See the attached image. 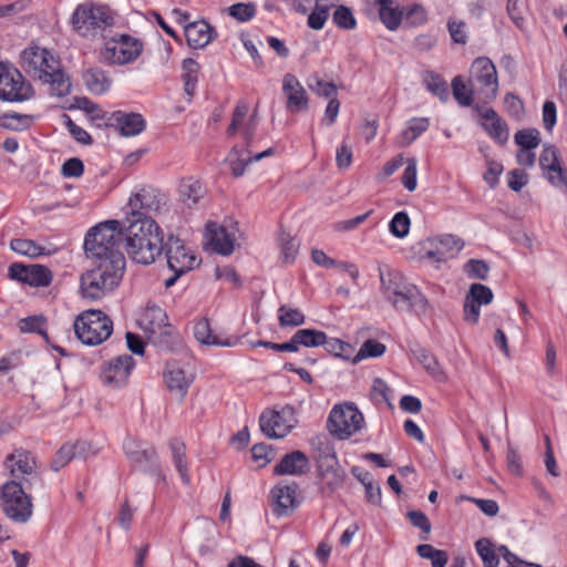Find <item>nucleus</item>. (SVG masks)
Listing matches in <instances>:
<instances>
[{
    "label": "nucleus",
    "instance_id": "obj_1",
    "mask_svg": "<svg viewBox=\"0 0 567 567\" xmlns=\"http://www.w3.org/2000/svg\"><path fill=\"white\" fill-rule=\"evenodd\" d=\"M116 221H104L93 227L85 236L84 249L94 267L80 278V291L83 298L100 300L121 284L126 260L116 248L120 234L112 227Z\"/></svg>",
    "mask_w": 567,
    "mask_h": 567
},
{
    "label": "nucleus",
    "instance_id": "obj_2",
    "mask_svg": "<svg viewBox=\"0 0 567 567\" xmlns=\"http://www.w3.org/2000/svg\"><path fill=\"white\" fill-rule=\"evenodd\" d=\"M112 225L120 234L116 248L126 254L136 264L151 265L164 250V237L161 227L153 218H142L138 214H127L123 220Z\"/></svg>",
    "mask_w": 567,
    "mask_h": 567
},
{
    "label": "nucleus",
    "instance_id": "obj_3",
    "mask_svg": "<svg viewBox=\"0 0 567 567\" xmlns=\"http://www.w3.org/2000/svg\"><path fill=\"white\" fill-rule=\"evenodd\" d=\"M25 71L33 78L50 85L52 94L62 97L71 91L69 76L60 69L59 61L45 49L28 48L22 52Z\"/></svg>",
    "mask_w": 567,
    "mask_h": 567
},
{
    "label": "nucleus",
    "instance_id": "obj_4",
    "mask_svg": "<svg viewBox=\"0 0 567 567\" xmlns=\"http://www.w3.org/2000/svg\"><path fill=\"white\" fill-rule=\"evenodd\" d=\"M381 290L384 299L396 311L423 315L429 308V300L421 290L398 271L380 275Z\"/></svg>",
    "mask_w": 567,
    "mask_h": 567
},
{
    "label": "nucleus",
    "instance_id": "obj_5",
    "mask_svg": "<svg viewBox=\"0 0 567 567\" xmlns=\"http://www.w3.org/2000/svg\"><path fill=\"white\" fill-rule=\"evenodd\" d=\"M311 445L320 451L317 468L320 491L324 495H330L342 486L344 473L327 436L315 437Z\"/></svg>",
    "mask_w": 567,
    "mask_h": 567
},
{
    "label": "nucleus",
    "instance_id": "obj_6",
    "mask_svg": "<svg viewBox=\"0 0 567 567\" xmlns=\"http://www.w3.org/2000/svg\"><path fill=\"white\" fill-rule=\"evenodd\" d=\"M76 338L85 346H97L113 332V322L101 310L89 309L81 312L74 320Z\"/></svg>",
    "mask_w": 567,
    "mask_h": 567
},
{
    "label": "nucleus",
    "instance_id": "obj_7",
    "mask_svg": "<svg viewBox=\"0 0 567 567\" xmlns=\"http://www.w3.org/2000/svg\"><path fill=\"white\" fill-rule=\"evenodd\" d=\"M0 505L6 516L19 524L27 523L33 513L31 497L17 481H9L2 485Z\"/></svg>",
    "mask_w": 567,
    "mask_h": 567
},
{
    "label": "nucleus",
    "instance_id": "obj_8",
    "mask_svg": "<svg viewBox=\"0 0 567 567\" xmlns=\"http://www.w3.org/2000/svg\"><path fill=\"white\" fill-rule=\"evenodd\" d=\"M113 23L104 6L91 1L79 4L72 14V25L82 37H95Z\"/></svg>",
    "mask_w": 567,
    "mask_h": 567
},
{
    "label": "nucleus",
    "instance_id": "obj_9",
    "mask_svg": "<svg viewBox=\"0 0 567 567\" xmlns=\"http://www.w3.org/2000/svg\"><path fill=\"white\" fill-rule=\"evenodd\" d=\"M143 51V43L131 35L121 34L105 42L102 58L110 64L123 65L135 61Z\"/></svg>",
    "mask_w": 567,
    "mask_h": 567
},
{
    "label": "nucleus",
    "instance_id": "obj_10",
    "mask_svg": "<svg viewBox=\"0 0 567 567\" xmlns=\"http://www.w3.org/2000/svg\"><path fill=\"white\" fill-rule=\"evenodd\" d=\"M4 467L13 477L12 481L20 482L30 488L34 480H39L38 462L32 452L22 447L14 449L4 458Z\"/></svg>",
    "mask_w": 567,
    "mask_h": 567
},
{
    "label": "nucleus",
    "instance_id": "obj_11",
    "mask_svg": "<svg viewBox=\"0 0 567 567\" xmlns=\"http://www.w3.org/2000/svg\"><path fill=\"white\" fill-rule=\"evenodd\" d=\"M141 328L147 333L148 339L159 346H168L174 329L168 323L164 309L156 305L147 306L140 318Z\"/></svg>",
    "mask_w": 567,
    "mask_h": 567
},
{
    "label": "nucleus",
    "instance_id": "obj_12",
    "mask_svg": "<svg viewBox=\"0 0 567 567\" xmlns=\"http://www.w3.org/2000/svg\"><path fill=\"white\" fill-rule=\"evenodd\" d=\"M31 94V85L24 82L22 74L17 69L0 62V99L18 102L28 100Z\"/></svg>",
    "mask_w": 567,
    "mask_h": 567
},
{
    "label": "nucleus",
    "instance_id": "obj_13",
    "mask_svg": "<svg viewBox=\"0 0 567 567\" xmlns=\"http://www.w3.org/2000/svg\"><path fill=\"white\" fill-rule=\"evenodd\" d=\"M134 367L135 360L132 355L120 354L103 363L100 378L104 384L113 389H121L127 384Z\"/></svg>",
    "mask_w": 567,
    "mask_h": 567
},
{
    "label": "nucleus",
    "instance_id": "obj_14",
    "mask_svg": "<svg viewBox=\"0 0 567 567\" xmlns=\"http://www.w3.org/2000/svg\"><path fill=\"white\" fill-rule=\"evenodd\" d=\"M195 380L194 372L177 361H168L164 370V382L167 389L179 400H184L188 389Z\"/></svg>",
    "mask_w": 567,
    "mask_h": 567
},
{
    "label": "nucleus",
    "instance_id": "obj_15",
    "mask_svg": "<svg viewBox=\"0 0 567 567\" xmlns=\"http://www.w3.org/2000/svg\"><path fill=\"white\" fill-rule=\"evenodd\" d=\"M10 279L27 284L31 287H48L52 281V271L43 265H23L13 262L9 266Z\"/></svg>",
    "mask_w": 567,
    "mask_h": 567
},
{
    "label": "nucleus",
    "instance_id": "obj_16",
    "mask_svg": "<svg viewBox=\"0 0 567 567\" xmlns=\"http://www.w3.org/2000/svg\"><path fill=\"white\" fill-rule=\"evenodd\" d=\"M164 250L171 270H179V274H185L199 265L196 256L188 251L176 236H168L164 244Z\"/></svg>",
    "mask_w": 567,
    "mask_h": 567
},
{
    "label": "nucleus",
    "instance_id": "obj_17",
    "mask_svg": "<svg viewBox=\"0 0 567 567\" xmlns=\"http://www.w3.org/2000/svg\"><path fill=\"white\" fill-rule=\"evenodd\" d=\"M297 483L280 482L270 491L272 512L277 516L290 515L299 505Z\"/></svg>",
    "mask_w": 567,
    "mask_h": 567
},
{
    "label": "nucleus",
    "instance_id": "obj_18",
    "mask_svg": "<svg viewBox=\"0 0 567 567\" xmlns=\"http://www.w3.org/2000/svg\"><path fill=\"white\" fill-rule=\"evenodd\" d=\"M470 81L473 85L487 89L492 97L497 95V72L491 59L480 56L474 60L470 70Z\"/></svg>",
    "mask_w": 567,
    "mask_h": 567
},
{
    "label": "nucleus",
    "instance_id": "obj_19",
    "mask_svg": "<svg viewBox=\"0 0 567 567\" xmlns=\"http://www.w3.org/2000/svg\"><path fill=\"white\" fill-rule=\"evenodd\" d=\"M430 248L425 257L436 262H444L455 257L464 247V241L454 235H444L429 240Z\"/></svg>",
    "mask_w": 567,
    "mask_h": 567
},
{
    "label": "nucleus",
    "instance_id": "obj_20",
    "mask_svg": "<svg viewBox=\"0 0 567 567\" xmlns=\"http://www.w3.org/2000/svg\"><path fill=\"white\" fill-rule=\"evenodd\" d=\"M282 92L287 97V110L299 113L308 110V95L296 75L287 73L282 79Z\"/></svg>",
    "mask_w": 567,
    "mask_h": 567
},
{
    "label": "nucleus",
    "instance_id": "obj_21",
    "mask_svg": "<svg viewBox=\"0 0 567 567\" xmlns=\"http://www.w3.org/2000/svg\"><path fill=\"white\" fill-rule=\"evenodd\" d=\"M123 450L130 462L138 467H146L157 458V453L153 446L132 436L124 440Z\"/></svg>",
    "mask_w": 567,
    "mask_h": 567
},
{
    "label": "nucleus",
    "instance_id": "obj_22",
    "mask_svg": "<svg viewBox=\"0 0 567 567\" xmlns=\"http://www.w3.org/2000/svg\"><path fill=\"white\" fill-rule=\"evenodd\" d=\"M162 198L153 189H141L128 200L130 210L127 214H138L142 218H150L146 214L157 212L161 208Z\"/></svg>",
    "mask_w": 567,
    "mask_h": 567
},
{
    "label": "nucleus",
    "instance_id": "obj_23",
    "mask_svg": "<svg viewBox=\"0 0 567 567\" xmlns=\"http://www.w3.org/2000/svg\"><path fill=\"white\" fill-rule=\"evenodd\" d=\"M310 462L301 451L286 454L274 467L275 475L300 476L309 471Z\"/></svg>",
    "mask_w": 567,
    "mask_h": 567
},
{
    "label": "nucleus",
    "instance_id": "obj_24",
    "mask_svg": "<svg viewBox=\"0 0 567 567\" xmlns=\"http://www.w3.org/2000/svg\"><path fill=\"white\" fill-rule=\"evenodd\" d=\"M363 420V414L355 403L343 402L332 408L327 420V425H361Z\"/></svg>",
    "mask_w": 567,
    "mask_h": 567
},
{
    "label": "nucleus",
    "instance_id": "obj_25",
    "mask_svg": "<svg viewBox=\"0 0 567 567\" xmlns=\"http://www.w3.org/2000/svg\"><path fill=\"white\" fill-rule=\"evenodd\" d=\"M184 33L190 48L203 49L214 39L215 32L208 22L199 20L185 24Z\"/></svg>",
    "mask_w": 567,
    "mask_h": 567
},
{
    "label": "nucleus",
    "instance_id": "obj_26",
    "mask_svg": "<svg viewBox=\"0 0 567 567\" xmlns=\"http://www.w3.org/2000/svg\"><path fill=\"white\" fill-rule=\"evenodd\" d=\"M194 337L203 344L217 347H235L239 339L237 337L221 338L215 334L210 328L208 319L202 318L194 326Z\"/></svg>",
    "mask_w": 567,
    "mask_h": 567
},
{
    "label": "nucleus",
    "instance_id": "obj_27",
    "mask_svg": "<svg viewBox=\"0 0 567 567\" xmlns=\"http://www.w3.org/2000/svg\"><path fill=\"white\" fill-rule=\"evenodd\" d=\"M476 110L480 112L482 118L485 120L482 125L488 135L501 144L506 143L508 140V128L498 114L492 107H476Z\"/></svg>",
    "mask_w": 567,
    "mask_h": 567
},
{
    "label": "nucleus",
    "instance_id": "obj_28",
    "mask_svg": "<svg viewBox=\"0 0 567 567\" xmlns=\"http://www.w3.org/2000/svg\"><path fill=\"white\" fill-rule=\"evenodd\" d=\"M274 148L269 147L264 152L251 155L249 150H238L237 147H234L229 154V163L233 175L236 177L244 175L246 167L250 163L260 161L266 156H270L274 154Z\"/></svg>",
    "mask_w": 567,
    "mask_h": 567
},
{
    "label": "nucleus",
    "instance_id": "obj_29",
    "mask_svg": "<svg viewBox=\"0 0 567 567\" xmlns=\"http://www.w3.org/2000/svg\"><path fill=\"white\" fill-rule=\"evenodd\" d=\"M207 231L214 251L223 256H228L234 251L235 237L226 228L218 226L216 223H208Z\"/></svg>",
    "mask_w": 567,
    "mask_h": 567
},
{
    "label": "nucleus",
    "instance_id": "obj_30",
    "mask_svg": "<svg viewBox=\"0 0 567 567\" xmlns=\"http://www.w3.org/2000/svg\"><path fill=\"white\" fill-rule=\"evenodd\" d=\"M114 121L123 136L138 135L146 127L145 120L138 113L116 112L114 113Z\"/></svg>",
    "mask_w": 567,
    "mask_h": 567
},
{
    "label": "nucleus",
    "instance_id": "obj_31",
    "mask_svg": "<svg viewBox=\"0 0 567 567\" xmlns=\"http://www.w3.org/2000/svg\"><path fill=\"white\" fill-rule=\"evenodd\" d=\"M410 352L414 359L422 364L425 371L437 381H445L446 374L436 358L419 344H413Z\"/></svg>",
    "mask_w": 567,
    "mask_h": 567
},
{
    "label": "nucleus",
    "instance_id": "obj_32",
    "mask_svg": "<svg viewBox=\"0 0 567 567\" xmlns=\"http://www.w3.org/2000/svg\"><path fill=\"white\" fill-rule=\"evenodd\" d=\"M206 188L204 185L193 178L182 181L179 185V196L182 202L188 207H195L205 198Z\"/></svg>",
    "mask_w": 567,
    "mask_h": 567
},
{
    "label": "nucleus",
    "instance_id": "obj_33",
    "mask_svg": "<svg viewBox=\"0 0 567 567\" xmlns=\"http://www.w3.org/2000/svg\"><path fill=\"white\" fill-rule=\"evenodd\" d=\"M168 449L172 453L175 467L179 473L182 482L188 485L190 483V477L188 474L185 443L178 439H172L168 441Z\"/></svg>",
    "mask_w": 567,
    "mask_h": 567
},
{
    "label": "nucleus",
    "instance_id": "obj_34",
    "mask_svg": "<svg viewBox=\"0 0 567 567\" xmlns=\"http://www.w3.org/2000/svg\"><path fill=\"white\" fill-rule=\"evenodd\" d=\"M86 89L93 94H103L111 86V79L106 72L99 68H90L83 73Z\"/></svg>",
    "mask_w": 567,
    "mask_h": 567
},
{
    "label": "nucleus",
    "instance_id": "obj_35",
    "mask_svg": "<svg viewBox=\"0 0 567 567\" xmlns=\"http://www.w3.org/2000/svg\"><path fill=\"white\" fill-rule=\"evenodd\" d=\"M379 16L389 30H396L402 21L403 10L394 6V0H377Z\"/></svg>",
    "mask_w": 567,
    "mask_h": 567
},
{
    "label": "nucleus",
    "instance_id": "obj_36",
    "mask_svg": "<svg viewBox=\"0 0 567 567\" xmlns=\"http://www.w3.org/2000/svg\"><path fill=\"white\" fill-rule=\"evenodd\" d=\"M291 341L295 346L293 352H297L300 346L306 348L320 347L326 341V332L316 329H300L291 337Z\"/></svg>",
    "mask_w": 567,
    "mask_h": 567
},
{
    "label": "nucleus",
    "instance_id": "obj_37",
    "mask_svg": "<svg viewBox=\"0 0 567 567\" xmlns=\"http://www.w3.org/2000/svg\"><path fill=\"white\" fill-rule=\"evenodd\" d=\"M295 410L292 406H285L280 411L266 410L259 416V425H284L295 421Z\"/></svg>",
    "mask_w": 567,
    "mask_h": 567
},
{
    "label": "nucleus",
    "instance_id": "obj_38",
    "mask_svg": "<svg viewBox=\"0 0 567 567\" xmlns=\"http://www.w3.org/2000/svg\"><path fill=\"white\" fill-rule=\"evenodd\" d=\"M430 126L427 117H414L410 120L408 127L401 133V145L408 146L423 134Z\"/></svg>",
    "mask_w": 567,
    "mask_h": 567
},
{
    "label": "nucleus",
    "instance_id": "obj_39",
    "mask_svg": "<svg viewBox=\"0 0 567 567\" xmlns=\"http://www.w3.org/2000/svg\"><path fill=\"white\" fill-rule=\"evenodd\" d=\"M278 322L281 328H293L302 326L306 317L299 309L281 305L278 308Z\"/></svg>",
    "mask_w": 567,
    "mask_h": 567
},
{
    "label": "nucleus",
    "instance_id": "obj_40",
    "mask_svg": "<svg viewBox=\"0 0 567 567\" xmlns=\"http://www.w3.org/2000/svg\"><path fill=\"white\" fill-rule=\"evenodd\" d=\"M475 549L481 557L484 567H498V554L488 538H481L476 540Z\"/></svg>",
    "mask_w": 567,
    "mask_h": 567
},
{
    "label": "nucleus",
    "instance_id": "obj_41",
    "mask_svg": "<svg viewBox=\"0 0 567 567\" xmlns=\"http://www.w3.org/2000/svg\"><path fill=\"white\" fill-rule=\"evenodd\" d=\"M420 557L431 560L432 567H445L449 556L445 550L437 549L430 544H421L416 547Z\"/></svg>",
    "mask_w": 567,
    "mask_h": 567
},
{
    "label": "nucleus",
    "instance_id": "obj_42",
    "mask_svg": "<svg viewBox=\"0 0 567 567\" xmlns=\"http://www.w3.org/2000/svg\"><path fill=\"white\" fill-rule=\"evenodd\" d=\"M278 243L282 260L287 264L293 262L299 251V241L290 234L281 231Z\"/></svg>",
    "mask_w": 567,
    "mask_h": 567
},
{
    "label": "nucleus",
    "instance_id": "obj_43",
    "mask_svg": "<svg viewBox=\"0 0 567 567\" xmlns=\"http://www.w3.org/2000/svg\"><path fill=\"white\" fill-rule=\"evenodd\" d=\"M10 248L14 252L30 258H35L44 254V248L31 239H12L10 241Z\"/></svg>",
    "mask_w": 567,
    "mask_h": 567
},
{
    "label": "nucleus",
    "instance_id": "obj_44",
    "mask_svg": "<svg viewBox=\"0 0 567 567\" xmlns=\"http://www.w3.org/2000/svg\"><path fill=\"white\" fill-rule=\"evenodd\" d=\"M78 446L79 444H63L52 457L50 468L54 472H59L61 468L68 465L75 456Z\"/></svg>",
    "mask_w": 567,
    "mask_h": 567
},
{
    "label": "nucleus",
    "instance_id": "obj_45",
    "mask_svg": "<svg viewBox=\"0 0 567 567\" xmlns=\"http://www.w3.org/2000/svg\"><path fill=\"white\" fill-rule=\"evenodd\" d=\"M385 350V344L382 342L374 339H368L362 343L358 353L352 358V362L358 363L367 358H379L384 354Z\"/></svg>",
    "mask_w": 567,
    "mask_h": 567
},
{
    "label": "nucleus",
    "instance_id": "obj_46",
    "mask_svg": "<svg viewBox=\"0 0 567 567\" xmlns=\"http://www.w3.org/2000/svg\"><path fill=\"white\" fill-rule=\"evenodd\" d=\"M327 352L330 354L341 358L343 360H350L353 352V348L350 343L344 342L340 339L328 338L326 334V341L322 343Z\"/></svg>",
    "mask_w": 567,
    "mask_h": 567
},
{
    "label": "nucleus",
    "instance_id": "obj_47",
    "mask_svg": "<svg viewBox=\"0 0 567 567\" xmlns=\"http://www.w3.org/2000/svg\"><path fill=\"white\" fill-rule=\"evenodd\" d=\"M45 319L42 316H31L23 318L19 321V329L23 333H39L43 339L49 342L48 333L44 329Z\"/></svg>",
    "mask_w": 567,
    "mask_h": 567
},
{
    "label": "nucleus",
    "instance_id": "obj_48",
    "mask_svg": "<svg viewBox=\"0 0 567 567\" xmlns=\"http://www.w3.org/2000/svg\"><path fill=\"white\" fill-rule=\"evenodd\" d=\"M515 143L520 150H534L540 143L539 132L536 128H524L514 135Z\"/></svg>",
    "mask_w": 567,
    "mask_h": 567
},
{
    "label": "nucleus",
    "instance_id": "obj_49",
    "mask_svg": "<svg viewBox=\"0 0 567 567\" xmlns=\"http://www.w3.org/2000/svg\"><path fill=\"white\" fill-rule=\"evenodd\" d=\"M425 83L434 95H436L441 101H446L449 99V89L445 80L434 72L427 73L425 76Z\"/></svg>",
    "mask_w": 567,
    "mask_h": 567
},
{
    "label": "nucleus",
    "instance_id": "obj_50",
    "mask_svg": "<svg viewBox=\"0 0 567 567\" xmlns=\"http://www.w3.org/2000/svg\"><path fill=\"white\" fill-rule=\"evenodd\" d=\"M333 23L344 30H353L357 25L355 18L350 8L346 6H339L332 16Z\"/></svg>",
    "mask_w": 567,
    "mask_h": 567
},
{
    "label": "nucleus",
    "instance_id": "obj_51",
    "mask_svg": "<svg viewBox=\"0 0 567 567\" xmlns=\"http://www.w3.org/2000/svg\"><path fill=\"white\" fill-rule=\"evenodd\" d=\"M249 105L245 101H238L236 107L234 109L231 122L227 127V135L235 136L239 130V127L244 124V121L248 114Z\"/></svg>",
    "mask_w": 567,
    "mask_h": 567
},
{
    "label": "nucleus",
    "instance_id": "obj_52",
    "mask_svg": "<svg viewBox=\"0 0 567 567\" xmlns=\"http://www.w3.org/2000/svg\"><path fill=\"white\" fill-rule=\"evenodd\" d=\"M561 164L559 153L553 145H544L539 156V166L545 173L546 171H554V167Z\"/></svg>",
    "mask_w": 567,
    "mask_h": 567
},
{
    "label": "nucleus",
    "instance_id": "obj_53",
    "mask_svg": "<svg viewBox=\"0 0 567 567\" xmlns=\"http://www.w3.org/2000/svg\"><path fill=\"white\" fill-rule=\"evenodd\" d=\"M544 176L553 187L559 189L563 194H567V171L563 167V164L554 167V171H546Z\"/></svg>",
    "mask_w": 567,
    "mask_h": 567
},
{
    "label": "nucleus",
    "instance_id": "obj_54",
    "mask_svg": "<svg viewBox=\"0 0 567 567\" xmlns=\"http://www.w3.org/2000/svg\"><path fill=\"white\" fill-rule=\"evenodd\" d=\"M308 86L316 94L329 100L337 96L336 85L331 82H324L317 75L308 80Z\"/></svg>",
    "mask_w": 567,
    "mask_h": 567
},
{
    "label": "nucleus",
    "instance_id": "obj_55",
    "mask_svg": "<svg viewBox=\"0 0 567 567\" xmlns=\"http://www.w3.org/2000/svg\"><path fill=\"white\" fill-rule=\"evenodd\" d=\"M452 90L454 99L462 106H470L473 103V94L472 91L467 90L466 84L461 79V76H456L452 81Z\"/></svg>",
    "mask_w": 567,
    "mask_h": 567
},
{
    "label": "nucleus",
    "instance_id": "obj_56",
    "mask_svg": "<svg viewBox=\"0 0 567 567\" xmlns=\"http://www.w3.org/2000/svg\"><path fill=\"white\" fill-rule=\"evenodd\" d=\"M390 231L398 238H403L409 234L410 230V218L406 213H396L390 221Z\"/></svg>",
    "mask_w": 567,
    "mask_h": 567
},
{
    "label": "nucleus",
    "instance_id": "obj_57",
    "mask_svg": "<svg viewBox=\"0 0 567 567\" xmlns=\"http://www.w3.org/2000/svg\"><path fill=\"white\" fill-rule=\"evenodd\" d=\"M228 13L240 22L251 20L256 14V6L254 3H235L228 8Z\"/></svg>",
    "mask_w": 567,
    "mask_h": 567
},
{
    "label": "nucleus",
    "instance_id": "obj_58",
    "mask_svg": "<svg viewBox=\"0 0 567 567\" xmlns=\"http://www.w3.org/2000/svg\"><path fill=\"white\" fill-rule=\"evenodd\" d=\"M329 17V7L316 3L315 9L308 16V27L312 30H321Z\"/></svg>",
    "mask_w": 567,
    "mask_h": 567
},
{
    "label": "nucleus",
    "instance_id": "obj_59",
    "mask_svg": "<svg viewBox=\"0 0 567 567\" xmlns=\"http://www.w3.org/2000/svg\"><path fill=\"white\" fill-rule=\"evenodd\" d=\"M473 301L478 303L480 306L488 305L493 300V291L485 285L482 284H473L467 293Z\"/></svg>",
    "mask_w": 567,
    "mask_h": 567
},
{
    "label": "nucleus",
    "instance_id": "obj_60",
    "mask_svg": "<svg viewBox=\"0 0 567 567\" xmlns=\"http://www.w3.org/2000/svg\"><path fill=\"white\" fill-rule=\"evenodd\" d=\"M464 270L471 278L485 280L488 276L489 266L485 260L470 259L465 264Z\"/></svg>",
    "mask_w": 567,
    "mask_h": 567
},
{
    "label": "nucleus",
    "instance_id": "obj_61",
    "mask_svg": "<svg viewBox=\"0 0 567 567\" xmlns=\"http://www.w3.org/2000/svg\"><path fill=\"white\" fill-rule=\"evenodd\" d=\"M251 457L259 467L269 464L274 457V450L270 445L259 443L251 447Z\"/></svg>",
    "mask_w": 567,
    "mask_h": 567
},
{
    "label": "nucleus",
    "instance_id": "obj_62",
    "mask_svg": "<svg viewBox=\"0 0 567 567\" xmlns=\"http://www.w3.org/2000/svg\"><path fill=\"white\" fill-rule=\"evenodd\" d=\"M416 174H417V162L414 157L406 161V167L402 175V184L409 192H413L416 188Z\"/></svg>",
    "mask_w": 567,
    "mask_h": 567
},
{
    "label": "nucleus",
    "instance_id": "obj_63",
    "mask_svg": "<svg viewBox=\"0 0 567 567\" xmlns=\"http://www.w3.org/2000/svg\"><path fill=\"white\" fill-rule=\"evenodd\" d=\"M464 21L449 20L447 30L454 43L465 44L467 42V33Z\"/></svg>",
    "mask_w": 567,
    "mask_h": 567
},
{
    "label": "nucleus",
    "instance_id": "obj_64",
    "mask_svg": "<svg viewBox=\"0 0 567 567\" xmlns=\"http://www.w3.org/2000/svg\"><path fill=\"white\" fill-rule=\"evenodd\" d=\"M487 171L484 173L483 178L491 188H495L498 184V177L503 173V165L494 159L486 162Z\"/></svg>",
    "mask_w": 567,
    "mask_h": 567
}]
</instances>
